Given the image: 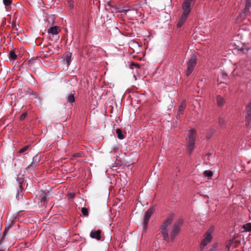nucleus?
<instances>
[{
  "label": "nucleus",
  "instance_id": "nucleus-23",
  "mask_svg": "<svg viewBox=\"0 0 251 251\" xmlns=\"http://www.w3.org/2000/svg\"><path fill=\"white\" fill-rule=\"evenodd\" d=\"M81 212L84 216H87L88 214V211L86 208L83 207L81 209Z\"/></svg>",
  "mask_w": 251,
  "mask_h": 251
},
{
  "label": "nucleus",
  "instance_id": "nucleus-35",
  "mask_svg": "<svg viewBox=\"0 0 251 251\" xmlns=\"http://www.w3.org/2000/svg\"><path fill=\"white\" fill-rule=\"evenodd\" d=\"M5 229H6V228ZM6 234V229H5V230L3 232V234Z\"/></svg>",
  "mask_w": 251,
  "mask_h": 251
},
{
  "label": "nucleus",
  "instance_id": "nucleus-20",
  "mask_svg": "<svg viewBox=\"0 0 251 251\" xmlns=\"http://www.w3.org/2000/svg\"><path fill=\"white\" fill-rule=\"evenodd\" d=\"M74 1L73 0H67L68 5L70 9H72L74 8Z\"/></svg>",
  "mask_w": 251,
  "mask_h": 251
},
{
  "label": "nucleus",
  "instance_id": "nucleus-27",
  "mask_svg": "<svg viewBox=\"0 0 251 251\" xmlns=\"http://www.w3.org/2000/svg\"><path fill=\"white\" fill-rule=\"evenodd\" d=\"M3 2L5 6H8L11 3L12 0H3Z\"/></svg>",
  "mask_w": 251,
  "mask_h": 251
},
{
  "label": "nucleus",
  "instance_id": "nucleus-1",
  "mask_svg": "<svg viewBox=\"0 0 251 251\" xmlns=\"http://www.w3.org/2000/svg\"><path fill=\"white\" fill-rule=\"evenodd\" d=\"M196 135L197 134L195 130L191 129L189 131L187 149L189 153H191L194 149Z\"/></svg>",
  "mask_w": 251,
  "mask_h": 251
},
{
  "label": "nucleus",
  "instance_id": "nucleus-3",
  "mask_svg": "<svg viewBox=\"0 0 251 251\" xmlns=\"http://www.w3.org/2000/svg\"><path fill=\"white\" fill-rule=\"evenodd\" d=\"M213 230L214 228L213 227H211L205 233L204 235V238L202 240L200 246V248L201 250H203L204 247L206 246L208 243H209L211 241L212 238V233Z\"/></svg>",
  "mask_w": 251,
  "mask_h": 251
},
{
  "label": "nucleus",
  "instance_id": "nucleus-14",
  "mask_svg": "<svg viewBox=\"0 0 251 251\" xmlns=\"http://www.w3.org/2000/svg\"><path fill=\"white\" fill-rule=\"evenodd\" d=\"M59 30V28L58 26H54L50 27L48 29V33H51L52 35H56L58 33Z\"/></svg>",
  "mask_w": 251,
  "mask_h": 251
},
{
  "label": "nucleus",
  "instance_id": "nucleus-15",
  "mask_svg": "<svg viewBox=\"0 0 251 251\" xmlns=\"http://www.w3.org/2000/svg\"><path fill=\"white\" fill-rule=\"evenodd\" d=\"M217 102L218 106H221L225 104V100L222 96L218 95L217 96Z\"/></svg>",
  "mask_w": 251,
  "mask_h": 251
},
{
  "label": "nucleus",
  "instance_id": "nucleus-37",
  "mask_svg": "<svg viewBox=\"0 0 251 251\" xmlns=\"http://www.w3.org/2000/svg\"><path fill=\"white\" fill-rule=\"evenodd\" d=\"M0 251H3L1 250V247H0Z\"/></svg>",
  "mask_w": 251,
  "mask_h": 251
},
{
  "label": "nucleus",
  "instance_id": "nucleus-6",
  "mask_svg": "<svg viewBox=\"0 0 251 251\" xmlns=\"http://www.w3.org/2000/svg\"><path fill=\"white\" fill-rule=\"evenodd\" d=\"M153 210L152 208H149L147 211L146 212L145 214V217L144 219L143 222V228L144 229H146L147 227V225L149 221V219L153 213Z\"/></svg>",
  "mask_w": 251,
  "mask_h": 251
},
{
  "label": "nucleus",
  "instance_id": "nucleus-19",
  "mask_svg": "<svg viewBox=\"0 0 251 251\" xmlns=\"http://www.w3.org/2000/svg\"><path fill=\"white\" fill-rule=\"evenodd\" d=\"M119 151V148L117 146H114L112 148L111 152L114 154L118 153Z\"/></svg>",
  "mask_w": 251,
  "mask_h": 251
},
{
  "label": "nucleus",
  "instance_id": "nucleus-9",
  "mask_svg": "<svg viewBox=\"0 0 251 251\" xmlns=\"http://www.w3.org/2000/svg\"><path fill=\"white\" fill-rule=\"evenodd\" d=\"M100 233L101 231L100 230H92L90 232V236L92 238L96 239L98 240L100 239Z\"/></svg>",
  "mask_w": 251,
  "mask_h": 251
},
{
  "label": "nucleus",
  "instance_id": "nucleus-36",
  "mask_svg": "<svg viewBox=\"0 0 251 251\" xmlns=\"http://www.w3.org/2000/svg\"><path fill=\"white\" fill-rule=\"evenodd\" d=\"M19 187H20V189H21V187H22L21 184H20V185H19Z\"/></svg>",
  "mask_w": 251,
  "mask_h": 251
},
{
  "label": "nucleus",
  "instance_id": "nucleus-21",
  "mask_svg": "<svg viewBox=\"0 0 251 251\" xmlns=\"http://www.w3.org/2000/svg\"><path fill=\"white\" fill-rule=\"evenodd\" d=\"M75 100L74 95L70 94L68 98V101L70 103H73Z\"/></svg>",
  "mask_w": 251,
  "mask_h": 251
},
{
  "label": "nucleus",
  "instance_id": "nucleus-33",
  "mask_svg": "<svg viewBox=\"0 0 251 251\" xmlns=\"http://www.w3.org/2000/svg\"><path fill=\"white\" fill-rule=\"evenodd\" d=\"M222 77L224 78V77H226L227 76V74L226 73H224L222 75Z\"/></svg>",
  "mask_w": 251,
  "mask_h": 251
},
{
  "label": "nucleus",
  "instance_id": "nucleus-12",
  "mask_svg": "<svg viewBox=\"0 0 251 251\" xmlns=\"http://www.w3.org/2000/svg\"><path fill=\"white\" fill-rule=\"evenodd\" d=\"M185 107H186V103H185V101H183L182 102V103H181V104L180 105V106L178 107V109L177 111V114L176 116L177 119L179 118V115H180L181 114H182L183 113V110L185 109Z\"/></svg>",
  "mask_w": 251,
  "mask_h": 251
},
{
  "label": "nucleus",
  "instance_id": "nucleus-10",
  "mask_svg": "<svg viewBox=\"0 0 251 251\" xmlns=\"http://www.w3.org/2000/svg\"><path fill=\"white\" fill-rule=\"evenodd\" d=\"M188 16V15H184V14H182L181 18L179 19L177 24V26L178 28H180L182 26V25L186 21Z\"/></svg>",
  "mask_w": 251,
  "mask_h": 251
},
{
  "label": "nucleus",
  "instance_id": "nucleus-31",
  "mask_svg": "<svg viewBox=\"0 0 251 251\" xmlns=\"http://www.w3.org/2000/svg\"><path fill=\"white\" fill-rule=\"evenodd\" d=\"M130 66H135L136 68H139L140 67H139V65L138 64H134V63H131V64H130Z\"/></svg>",
  "mask_w": 251,
  "mask_h": 251
},
{
  "label": "nucleus",
  "instance_id": "nucleus-28",
  "mask_svg": "<svg viewBox=\"0 0 251 251\" xmlns=\"http://www.w3.org/2000/svg\"><path fill=\"white\" fill-rule=\"evenodd\" d=\"M26 113H23L21 116H20V120L21 121L24 120L25 119V118L26 117Z\"/></svg>",
  "mask_w": 251,
  "mask_h": 251
},
{
  "label": "nucleus",
  "instance_id": "nucleus-26",
  "mask_svg": "<svg viewBox=\"0 0 251 251\" xmlns=\"http://www.w3.org/2000/svg\"><path fill=\"white\" fill-rule=\"evenodd\" d=\"M28 148V146H25L24 147H23V148L19 150V153H23V152H25V151L27 150Z\"/></svg>",
  "mask_w": 251,
  "mask_h": 251
},
{
  "label": "nucleus",
  "instance_id": "nucleus-8",
  "mask_svg": "<svg viewBox=\"0 0 251 251\" xmlns=\"http://www.w3.org/2000/svg\"><path fill=\"white\" fill-rule=\"evenodd\" d=\"M39 161L40 156L38 155L34 156L33 157L32 163L30 164V165L28 166L27 169H30L31 168H32V169L35 168L38 163V162H39Z\"/></svg>",
  "mask_w": 251,
  "mask_h": 251
},
{
  "label": "nucleus",
  "instance_id": "nucleus-13",
  "mask_svg": "<svg viewBox=\"0 0 251 251\" xmlns=\"http://www.w3.org/2000/svg\"><path fill=\"white\" fill-rule=\"evenodd\" d=\"M243 12L246 15H248L249 13H251L250 16H251V4L250 0H247L246 7Z\"/></svg>",
  "mask_w": 251,
  "mask_h": 251
},
{
  "label": "nucleus",
  "instance_id": "nucleus-16",
  "mask_svg": "<svg viewBox=\"0 0 251 251\" xmlns=\"http://www.w3.org/2000/svg\"><path fill=\"white\" fill-rule=\"evenodd\" d=\"M246 112L248 118H251V100L248 103L246 108Z\"/></svg>",
  "mask_w": 251,
  "mask_h": 251
},
{
  "label": "nucleus",
  "instance_id": "nucleus-22",
  "mask_svg": "<svg viewBox=\"0 0 251 251\" xmlns=\"http://www.w3.org/2000/svg\"><path fill=\"white\" fill-rule=\"evenodd\" d=\"M205 176L208 177H211L213 175V173L211 171H205L204 173Z\"/></svg>",
  "mask_w": 251,
  "mask_h": 251
},
{
  "label": "nucleus",
  "instance_id": "nucleus-24",
  "mask_svg": "<svg viewBox=\"0 0 251 251\" xmlns=\"http://www.w3.org/2000/svg\"><path fill=\"white\" fill-rule=\"evenodd\" d=\"M10 58L12 59H13V60H15L16 59V58H17V55L15 53V52H13V51L10 52Z\"/></svg>",
  "mask_w": 251,
  "mask_h": 251
},
{
  "label": "nucleus",
  "instance_id": "nucleus-11",
  "mask_svg": "<svg viewBox=\"0 0 251 251\" xmlns=\"http://www.w3.org/2000/svg\"><path fill=\"white\" fill-rule=\"evenodd\" d=\"M72 53H67L65 54L63 58L64 62L67 65V67H68L70 65V63L71 60Z\"/></svg>",
  "mask_w": 251,
  "mask_h": 251
},
{
  "label": "nucleus",
  "instance_id": "nucleus-25",
  "mask_svg": "<svg viewBox=\"0 0 251 251\" xmlns=\"http://www.w3.org/2000/svg\"><path fill=\"white\" fill-rule=\"evenodd\" d=\"M131 10L129 9H120L119 8L118 9V12H120V13H126L127 12H129V11H130Z\"/></svg>",
  "mask_w": 251,
  "mask_h": 251
},
{
  "label": "nucleus",
  "instance_id": "nucleus-2",
  "mask_svg": "<svg viewBox=\"0 0 251 251\" xmlns=\"http://www.w3.org/2000/svg\"><path fill=\"white\" fill-rule=\"evenodd\" d=\"M172 219L171 216L168 217L160 227V232L165 240H168V227L171 225Z\"/></svg>",
  "mask_w": 251,
  "mask_h": 251
},
{
  "label": "nucleus",
  "instance_id": "nucleus-29",
  "mask_svg": "<svg viewBox=\"0 0 251 251\" xmlns=\"http://www.w3.org/2000/svg\"><path fill=\"white\" fill-rule=\"evenodd\" d=\"M47 201V198H46V196L45 195L41 199V202H45Z\"/></svg>",
  "mask_w": 251,
  "mask_h": 251
},
{
  "label": "nucleus",
  "instance_id": "nucleus-30",
  "mask_svg": "<svg viewBox=\"0 0 251 251\" xmlns=\"http://www.w3.org/2000/svg\"><path fill=\"white\" fill-rule=\"evenodd\" d=\"M219 123L220 125H223L224 124V120H223L222 119H220L219 120Z\"/></svg>",
  "mask_w": 251,
  "mask_h": 251
},
{
  "label": "nucleus",
  "instance_id": "nucleus-7",
  "mask_svg": "<svg viewBox=\"0 0 251 251\" xmlns=\"http://www.w3.org/2000/svg\"><path fill=\"white\" fill-rule=\"evenodd\" d=\"M182 222L179 221L178 223L175 224L173 226L171 232V238L173 239L175 236L179 232L181 227Z\"/></svg>",
  "mask_w": 251,
  "mask_h": 251
},
{
  "label": "nucleus",
  "instance_id": "nucleus-32",
  "mask_svg": "<svg viewBox=\"0 0 251 251\" xmlns=\"http://www.w3.org/2000/svg\"><path fill=\"white\" fill-rule=\"evenodd\" d=\"M69 196H70V197L71 198L73 199L75 197V194L74 193H71V194H70Z\"/></svg>",
  "mask_w": 251,
  "mask_h": 251
},
{
  "label": "nucleus",
  "instance_id": "nucleus-17",
  "mask_svg": "<svg viewBox=\"0 0 251 251\" xmlns=\"http://www.w3.org/2000/svg\"><path fill=\"white\" fill-rule=\"evenodd\" d=\"M242 228L245 232H251V223H246L242 226Z\"/></svg>",
  "mask_w": 251,
  "mask_h": 251
},
{
  "label": "nucleus",
  "instance_id": "nucleus-4",
  "mask_svg": "<svg viewBox=\"0 0 251 251\" xmlns=\"http://www.w3.org/2000/svg\"><path fill=\"white\" fill-rule=\"evenodd\" d=\"M196 63V56L193 55L189 60L187 63V70L186 74L187 76H189L193 71Z\"/></svg>",
  "mask_w": 251,
  "mask_h": 251
},
{
  "label": "nucleus",
  "instance_id": "nucleus-5",
  "mask_svg": "<svg viewBox=\"0 0 251 251\" xmlns=\"http://www.w3.org/2000/svg\"><path fill=\"white\" fill-rule=\"evenodd\" d=\"M193 0H184L182 5L183 13L184 15H188L191 12L190 5Z\"/></svg>",
  "mask_w": 251,
  "mask_h": 251
},
{
  "label": "nucleus",
  "instance_id": "nucleus-18",
  "mask_svg": "<svg viewBox=\"0 0 251 251\" xmlns=\"http://www.w3.org/2000/svg\"><path fill=\"white\" fill-rule=\"evenodd\" d=\"M116 133L117 134L118 138H119L120 139H124V137L123 134L122 133V131L120 129L117 128L116 130Z\"/></svg>",
  "mask_w": 251,
  "mask_h": 251
},
{
  "label": "nucleus",
  "instance_id": "nucleus-34",
  "mask_svg": "<svg viewBox=\"0 0 251 251\" xmlns=\"http://www.w3.org/2000/svg\"><path fill=\"white\" fill-rule=\"evenodd\" d=\"M80 155V154L79 153H77L74 154V156H79Z\"/></svg>",
  "mask_w": 251,
  "mask_h": 251
}]
</instances>
